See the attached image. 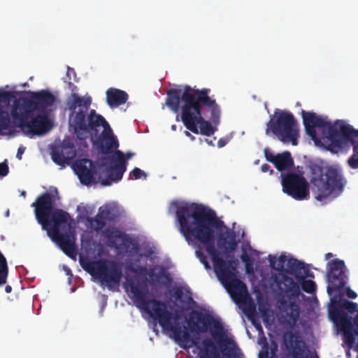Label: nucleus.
<instances>
[{
	"label": "nucleus",
	"mask_w": 358,
	"mask_h": 358,
	"mask_svg": "<svg viewBox=\"0 0 358 358\" xmlns=\"http://www.w3.org/2000/svg\"><path fill=\"white\" fill-rule=\"evenodd\" d=\"M164 277H165L166 279H169V280L170 279V278H169V273H164Z\"/></svg>",
	"instance_id": "5fc2aeb1"
},
{
	"label": "nucleus",
	"mask_w": 358,
	"mask_h": 358,
	"mask_svg": "<svg viewBox=\"0 0 358 358\" xmlns=\"http://www.w3.org/2000/svg\"><path fill=\"white\" fill-rule=\"evenodd\" d=\"M84 269L92 276L97 278L101 284H105L108 288L119 285L122 277L120 266L114 261L99 259L88 262Z\"/></svg>",
	"instance_id": "f8f14e48"
},
{
	"label": "nucleus",
	"mask_w": 358,
	"mask_h": 358,
	"mask_svg": "<svg viewBox=\"0 0 358 358\" xmlns=\"http://www.w3.org/2000/svg\"><path fill=\"white\" fill-rule=\"evenodd\" d=\"M284 339L287 347L292 349V358L303 357V355L306 344L298 334L289 332L285 335Z\"/></svg>",
	"instance_id": "412c9836"
},
{
	"label": "nucleus",
	"mask_w": 358,
	"mask_h": 358,
	"mask_svg": "<svg viewBox=\"0 0 358 358\" xmlns=\"http://www.w3.org/2000/svg\"><path fill=\"white\" fill-rule=\"evenodd\" d=\"M217 145L219 148H222L225 145V142L222 139H220L217 142Z\"/></svg>",
	"instance_id": "a18cd8bd"
},
{
	"label": "nucleus",
	"mask_w": 358,
	"mask_h": 358,
	"mask_svg": "<svg viewBox=\"0 0 358 358\" xmlns=\"http://www.w3.org/2000/svg\"><path fill=\"white\" fill-rule=\"evenodd\" d=\"M132 176L136 180L140 179L142 177H144L145 178L147 177L146 173L140 169L139 168L135 167L132 171L131 173Z\"/></svg>",
	"instance_id": "f704fd0d"
},
{
	"label": "nucleus",
	"mask_w": 358,
	"mask_h": 358,
	"mask_svg": "<svg viewBox=\"0 0 358 358\" xmlns=\"http://www.w3.org/2000/svg\"><path fill=\"white\" fill-rule=\"evenodd\" d=\"M284 274H289L294 276L296 282L302 280L307 277L313 278L314 275L309 268L302 262L294 258H289L287 263V268Z\"/></svg>",
	"instance_id": "aec40b11"
},
{
	"label": "nucleus",
	"mask_w": 358,
	"mask_h": 358,
	"mask_svg": "<svg viewBox=\"0 0 358 358\" xmlns=\"http://www.w3.org/2000/svg\"><path fill=\"white\" fill-rule=\"evenodd\" d=\"M256 327H257V329H262V327H261L260 324H257V325L256 326Z\"/></svg>",
	"instance_id": "4d7b16f0"
},
{
	"label": "nucleus",
	"mask_w": 358,
	"mask_h": 358,
	"mask_svg": "<svg viewBox=\"0 0 358 358\" xmlns=\"http://www.w3.org/2000/svg\"><path fill=\"white\" fill-rule=\"evenodd\" d=\"M115 155L117 157L111 159V162H114V164L106 167L103 173L99 174L98 180L103 186H109L113 182L120 181L127 170V163L124 153L117 150Z\"/></svg>",
	"instance_id": "f3484780"
},
{
	"label": "nucleus",
	"mask_w": 358,
	"mask_h": 358,
	"mask_svg": "<svg viewBox=\"0 0 358 358\" xmlns=\"http://www.w3.org/2000/svg\"><path fill=\"white\" fill-rule=\"evenodd\" d=\"M347 296L350 299H355L357 297V294L355 292L352 290L350 287L347 288V292H346Z\"/></svg>",
	"instance_id": "a19ab883"
},
{
	"label": "nucleus",
	"mask_w": 358,
	"mask_h": 358,
	"mask_svg": "<svg viewBox=\"0 0 358 358\" xmlns=\"http://www.w3.org/2000/svg\"><path fill=\"white\" fill-rule=\"evenodd\" d=\"M103 234L108 239L110 245L117 249L124 250L130 256L136 255L139 251L138 243L118 229L107 228L103 231Z\"/></svg>",
	"instance_id": "a211bd4d"
},
{
	"label": "nucleus",
	"mask_w": 358,
	"mask_h": 358,
	"mask_svg": "<svg viewBox=\"0 0 358 358\" xmlns=\"http://www.w3.org/2000/svg\"><path fill=\"white\" fill-rule=\"evenodd\" d=\"M20 108H12L11 115L18 127L27 135L42 136L48 133L52 127L47 114L39 113L34 116L33 113H22Z\"/></svg>",
	"instance_id": "9b49d317"
},
{
	"label": "nucleus",
	"mask_w": 358,
	"mask_h": 358,
	"mask_svg": "<svg viewBox=\"0 0 358 358\" xmlns=\"http://www.w3.org/2000/svg\"><path fill=\"white\" fill-rule=\"evenodd\" d=\"M282 192L299 201L309 198V185L306 179L301 174L289 172L281 174Z\"/></svg>",
	"instance_id": "2eb2a0df"
},
{
	"label": "nucleus",
	"mask_w": 358,
	"mask_h": 358,
	"mask_svg": "<svg viewBox=\"0 0 358 358\" xmlns=\"http://www.w3.org/2000/svg\"><path fill=\"white\" fill-rule=\"evenodd\" d=\"M329 317L337 328L343 333V341L350 348L355 344V336L358 332L353 326L352 318L348 313L353 314L357 311V303L334 296L331 299Z\"/></svg>",
	"instance_id": "0eeeda50"
},
{
	"label": "nucleus",
	"mask_w": 358,
	"mask_h": 358,
	"mask_svg": "<svg viewBox=\"0 0 358 358\" xmlns=\"http://www.w3.org/2000/svg\"><path fill=\"white\" fill-rule=\"evenodd\" d=\"M128 269L135 273H145L147 272V268L141 266H138L137 268L129 266Z\"/></svg>",
	"instance_id": "c9c22d12"
},
{
	"label": "nucleus",
	"mask_w": 358,
	"mask_h": 358,
	"mask_svg": "<svg viewBox=\"0 0 358 358\" xmlns=\"http://www.w3.org/2000/svg\"><path fill=\"white\" fill-rule=\"evenodd\" d=\"M210 88L196 89L185 85L166 92V105L175 113L180 110V120L187 129L194 134L213 135L220 122L221 110L216 100L210 96Z\"/></svg>",
	"instance_id": "f03ea898"
},
{
	"label": "nucleus",
	"mask_w": 358,
	"mask_h": 358,
	"mask_svg": "<svg viewBox=\"0 0 358 358\" xmlns=\"http://www.w3.org/2000/svg\"><path fill=\"white\" fill-rule=\"evenodd\" d=\"M333 257V254L331 253V252H328L325 255V259L326 260H328L330 258H331Z\"/></svg>",
	"instance_id": "09e8293b"
},
{
	"label": "nucleus",
	"mask_w": 358,
	"mask_h": 358,
	"mask_svg": "<svg viewBox=\"0 0 358 358\" xmlns=\"http://www.w3.org/2000/svg\"><path fill=\"white\" fill-rule=\"evenodd\" d=\"M341 137L345 141H352L358 138V129L353 128L352 125L345 124L341 127Z\"/></svg>",
	"instance_id": "a878e982"
},
{
	"label": "nucleus",
	"mask_w": 358,
	"mask_h": 358,
	"mask_svg": "<svg viewBox=\"0 0 358 358\" xmlns=\"http://www.w3.org/2000/svg\"><path fill=\"white\" fill-rule=\"evenodd\" d=\"M172 129H176V126H175V125H173V126H172Z\"/></svg>",
	"instance_id": "13d9d810"
},
{
	"label": "nucleus",
	"mask_w": 358,
	"mask_h": 358,
	"mask_svg": "<svg viewBox=\"0 0 358 358\" xmlns=\"http://www.w3.org/2000/svg\"><path fill=\"white\" fill-rule=\"evenodd\" d=\"M55 102V96L49 91L29 92L28 96L20 97L13 103V108H20L22 113L38 111L47 114L48 108Z\"/></svg>",
	"instance_id": "ddd939ff"
},
{
	"label": "nucleus",
	"mask_w": 358,
	"mask_h": 358,
	"mask_svg": "<svg viewBox=\"0 0 358 358\" xmlns=\"http://www.w3.org/2000/svg\"><path fill=\"white\" fill-rule=\"evenodd\" d=\"M8 173V166L6 162L0 163V176H6Z\"/></svg>",
	"instance_id": "e433bc0d"
},
{
	"label": "nucleus",
	"mask_w": 358,
	"mask_h": 358,
	"mask_svg": "<svg viewBox=\"0 0 358 358\" xmlns=\"http://www.w3.org/2000/svg\"><path fill=\"white\" fill-rule=\"evenodd\" d=\"M25 151V148L24 147H22V146H20L18 150H17V154H16V157L18 159H22V154Z\"/></svg>",
	"instance_id": "37998d69"
},
{
	"label": "nucleus",
	"mask_w": 358,
	"mask_h": 358,
	"mask_svg": "<svg viewBox=\"0 0 358 358\" xmlns=\"http://www.w3.org/2000/svg\"><path fill=\"white\" fill-rule=\"evenodd\" d=\"M293 164L294 162L290 152L286 151L276 155L273 164L278 171H282L289 169Z\"/></svg>",
	"instance_id": "5701e85b"
},
{
	"label": "nucleus",
	"mask_w": 358,
	"mask_h": 358,
	"mask_svg": "<svg viewBox=\"0 0 358 358\" xmlns=\"http://www.w3.org/2000/svg\"><path fill=\"white\" fill-rule=\"evenodd\" d=\"M106 94L107 104L111 108H117L120 105L124 104L129 99V96L126 92L113 87L108 89Z\"/></svg>",
	"instance_id": "4be33fe9"
},
{
	"label": "nucleus",
	"mask_w": 358,
	"mask_h": 358,
	"mask_svg": "<svg viewBox=\"0 0 358 358\" xmlns=\"http://www.w3.org/2000/svg\"><path fill=\"white\" fill-rule=\"evenodd\" d=\"M5 291L6 293H10L12 291V287L10 285H6L5 287Z\"/></svg>",
	"instance_id": "de8ad7c7"
},
{
	"label": "nucleus",
	"mask_w": 358,
	"mask_h": 358,
	"mask_svg": "<svg viewBox=\"0 0 358 358\" xmlns=\"http://www.w3.org/2000/svg\"><path fill=\"white\" fill-rule=\"evenodd\" d=\"M196 255L200 262L203 264L205 268L210 269V265L208 262L207 256L200 250L196 251Z\"/></svg>",
	"instance_id": "72a5a7b5"
},
{
	"label": "nucleus",
	"mask_w": 358,
	"mask_h": 358,
	"mask_svg": "<svg viewBox=\"0 0 358 358\" xmlns=\"http://www.w3.org/2000/svg\"><path fill=\"white\" fill-rule=\"evenodd\" d=\"M268 260L273 269L279 271V273H285L286 269L285 268V264L288 261L286 255H281L278 259L275 256L269 255Z\"/></svg>",
	"instance_id": "393cba45"
},
{
	"label": "nucleus",
	"mask_w": 358,
	"mask_h": 358,
	"mask_svg": "<svg viewBox=\"0 0 358 358\" xmlns=\"http://www.w3.org/2000/svg\"><path fill=\"white\" fill-rule=\"evenodd\" d=\"M38 222L51 239L65 255L76 259L77 248L73 234L70 233L73 220L70 214L62 209L54 208L52 194L45 192L39 195L31 204Z\"/></svg>",
	"instance_id": "20e7f679"
},
{
	"label": "nucleus",
	"mask_w": 358,
	"mask_h": 358,
	"mask_svg": "<svg viewBox=\"0 0 358 358\" xmlns=\"http://www.w3.org/2000/svg\"><path fill=\"white\" fill-rule=\"evenodd\" d=\"M307 358H311V357H307Z\"/></svg>",
	"instance_id": "680f3d73"
},
{
	"label": "nucleus",
	"mask_w": 358,
	"mask_h": 358,
	"mask_svg": "<svg viewBox=\"0 0 358 358\" xmlns=\"http://www.w3.org/2000/svg\"><path fill=\"white\" fill-rule=\"evenodd\" d=\"M51 157L52 161L57 165L65 166L66 164H69L59 148H55L52 150Z\"/></svg>",
	"instance_id": "c756f323"
},
{
	"label": "nucleus",
	"mask_w": 358,
	"mask_h": 358,
	"mask_svg": "<svg viewBox=\"0 0 358 358\" xmlns=\"http://www.w3.org/2000/svg\"><path fill=\"white\" fill-rule=\"evenodd\" d=\"M310 182L315 199L322 201L334 192L342 191L344 187L343 177L335 169H329L324 174L323 169L317 165L310 166Z\"/></svg>",
	"instance_id": "6e6552de"
},
{
	"label": "nucleus",
	"mask_w": 358,
	"mask_h": 358,
	"mask_svg": "<svg viewBox=\"0 0 358 358\" xmlns=\"http://www.w3.org/2000/svg\"><path fill=\"white\" fill-rule=\"evenodd\" d=\"M66 274L67 275H71V271L69 268H67V271H66Z\"/></svg>",
	"instance_id": "864d4df0"
},
{
	"label": "nucleus",
	"mask_w": 358,
	"mask_h": 358,
	"mask_svg": "<svg viewBox=\"0 0 358 358\" xmlns=\"http://www.w3.org/2000/svg\"><path fill=\"white\" fill-rule=\"evenodd\" d=\"M8 274L7 260L0 251V285L6 282Z\"/></svg>",
	"instance_id": "c85d7f7f"
},
{
	"label": "nucleus",
	"mask_w": 358,
	"mask_h": 358,
	"mask_svg": "<svg viewBox=\"0 0 358 358\" xmlns=\"http://www.w3.org/2000/svg\"><path fill=\"white\" fill-rule=\"evenodd\" d=\"M261 169H262V172H264V173H266L268 171H270L271 173H273V170H271V166L268 164H264L262 166Z\"/></svg>",
	"instance_id": "c03bdc74"
},
{
	"label": "nucleus",
	"mask_w": 358,
	"mask_h": 358,
	"mask_svg": "<svg viewBox=\"0 0 358 358\" xmlns=\"http://www.w3.org/2000/svg\"><path fill=\"white\" fill-rule=\"evenodd\" d=\"M127 282L136 306L150 315L154 320H157L164 329L171 331L176 342L181 343L184 348L185 345L189 343V346L197 344L196 340L199 338L193 339L186 327L171 322L173 313L166 310V304L164 301L148 299V289L146 286H143L138 279L131 277L127 278Z\"/></svg>",
	"instance_id": "39448f33"
},
{
	"label": "nucleus",
	"mask_w": 358,
	"mask_h": 358,
	"mask_svg": "<svg viewBox=\"0 0 358 358\" xmlns=\"http://www.w3.org/2000/svg\"><path fill=\"white\" fill-rule=\"evenodd\" d=\"M353 146V153L352 156L348 159V166L353 169H358V143L355 140L348 141Z\"/></svg>",
	"instance_id": "7c9ffc66"
},
{
	"label": "nucleus",
	"mask_w": 358,
	"mask_h": 358,
	"mask_svg": "<svg viewBox=\"0 0 358 358\" xmlns=\"http://www.w3.org/2000/svg\"><path fill=\"white\" fill-rule=\"evenodd\" d=\"M8 214H9V212H8V211H7V213H6V215L8 216Z\"/></svg>",
	"instance_id": "052dcab7"
},
{
	"label": "nucleus",
	"mask_w": 358,
	"mask_h": 358,
	"mask_svg": "<svg viewBox=\"0 0 358 358\" xmlns=\"http://www.w3.org/2000/svg\"><path fill=\"white\" fill-rule=\"evenodd\" d=\"M273 133L280 141L298 145L299 130L296 120L287 111H275L266 124V134Z\"/></svg>",
	"instance_id": "1a4fd4ad"
},
{
	"label": "nucleus",
	"mask_w": 358,
	"mask_h": 358,
	"mask_svg": "<svg viewBox=\"0 0 358 358\" xmlns=\"http://www.w3.org/2000/svg\"><path fill=\"white\" fill-rule=\"evenodd\" d=\"M245 271L247 273H252L254 271L253 268V261L252 260L251 262H248L245 264Z\"/></svg>",
	"instance_id": "ea45409f"
},
{
	"label": "nucleus",
	"mask_w": 358,
	"mask_h": 358,
	"mask_svg": "<svg viewBox=\"0 0 358 358\" xmlns=\"http://www.w3.org/2000/svg\"><path fill=\"white\" fill-rule=\"evenodd\" d=\"M10 97L8 92H3L0 94V101H7Z\"/></svg>",
	"instance_id": "58836bf2"
},
{
	"label": "nucleus",
	"mask_w": 358,
	"mask_h": 358,
	"mask_svg": "<svg viewBox=\"0 0 358 358\" xmlns=\"http://www.w3.org/2000/svg\"><path fill=\"white\" fill-rule=\"evenodd\" d=\"M87 220L91 225L92 228L97 232L103 229L106 224V222L102 216L100 215L99 212H98L94 217H88Z\"/></svg>",
	"instance_id": "bb28decb"
},
{
	"label": "nucleus",
	"mask_w": 358,
	"mask_h": 358,
	"mask_svg": "<svg viewBox=\"0 0 358 358\" xmlns=\"http://www.w3.org/2000/svg\"><path fill=\"white\" fill-rule=\"evenodd\" d=\"M317 358H318V357H317Z\"/></svg>",
	"instance_id": "e2e57ef3"
},
{
	"label": "nucleus",
	"mask_w": 358,
	"mask_h": 358,
	"mask_svg": "<svg viewBox=\"0 0 358 358\" xmlns=\"http://www.w3.org/2000/svg\"><path fill=\"white\" fill-rule=\"evenodd\" d=\"M59 149L62 153H64V155L69 164H70L71 161L75 158L76 155V151L74 145L71 143H64L62 146L59 148Z\"/></svg>",
	"instance_id": "cd10ccee"
},
{
	"label": "nucleus",
	"mask_w": 358,
	"mask_h": 358,
	"mask_svg": "<svg viewBox=\"0 0 358 358\" xmlns=\"http://www.w3.org/2000/svg\"><path fill=\"white\" fill-rule=\"evenodd\" d=\"M173 319H174L175 320H178V319H179V315H178V314H176V315L173 317Z\"/></svg>",
	"instance_id": "6e6d98bb"
},
{
	"label": "nucleus",
	"mask_w": 358,
	"mask_h": 358,
	"mask_svg": "<svg viewBox=\"0 0 358 358\" xmlns=\"http://www.w3.org/2000/svg\"><path fill=\"white\" fill-rule=\"evenodd\" d=\"M99 212L100 213V215L102 216L106 222H114L117 217V215L114 210L108 206L105 208H100Z\"/></svg>",
	"instance_id": "2f4dec72"
},
{
	"label": "nucleus",
	"mask_w": 358,
	"mask_h": 358,
	"mask_svg": "<svg viewBox=\"0 0 358 358\" xmlns=\"http://www.w3.org/2000/svg\"><path fill=\"white\" fill-rule=\"evenodd\" d=\"M273 279L280 292L290 299L300 295V285L302 290L308 294H313L316 292L317 285L312 280L303 278L302 280L295 282L292 278L284 273H276L273 275Z\"/></svg>",
	"instance_id": "4468645a"
},
{
	"label": "nucleus",
	"mask_w": 358,
	"mask_h": 358,
	"mask_svg": "<svg viewBox=\"0 0 358 358\" xmlns=\"http://www.w3.org/2000/svg\"><path fill=\"white\" fill-rule=\"evenodd\" d=\"M71 73H73V74H74V75L76 74V72H75V71H74V69H71V68H70V67H68L67 76H70Z\"/></svg>",
	"instance_id": "49530a36"
},
{
	"label": "nucleus",
	"mask_w": 358,
	"mask_h": 358,
	"mask_svg": "<svg viewBox=\"0 0 358 358\" xmlns=\"http://www.w3.org/2000/svg\"><path fill=\"white\" fill-rule=\"evenodd\" d=\"M354 323H355L356 325H358V310H357V315L355 316V319H354Z\"/></svg>",
	"instance_id": "603ef678"
},
{
	"label": "nucleus",
	"mask_w": 358,
	"mask_h": 358,
	"mask_svg": "<svg viewBox=\"0 0 358 358\" xmlns=\"http://www.w3.org/2000/svg\"><path fill=\"white\" fill-rule=\"evenodd\" d=\"M264 155L267 161L274 164L276 155H274L273 154L270 152L267 148L264 150Z\"/></svg>",
	"instance_id": "4c0bfd02"
},
{
	"label": "nucleus",
	"mask_w": 358,
	"mask_h": 358,
	"mask_svg": "<svg viewBox=\"0 0 358 358\" xmlns=\"http://www.w3.org/2000/svg\"><path fill=\"white\" fill-rule=\"evenodd\" d=\"M92 98L90 96H80L73 93L68 100L67 107L71 111L69 125L80 139H85L88 135L98 137L96 143L101 153L108 154L113 148L119 145L113 131L103 116L90 109Z\"/></svg>",
	"instance_id": "7ed1b4c3"
},
{
	"label": "nucleus",
	"mask_w": 358,
	"mask_h": 358,
	"mask_svg": "<svg viewBox=\"0 0 358 358\" xmlns=\"http://www.w3.org/2000/svg\"><path fill=\"white\" fill-rule=\"evenodd\" d=\"M301 115L306 132L314 141L318 140L315 130L317 127L321 128L330 141L336 142L341 136L342 126H345V122L343 120H338L331 124L325 118L317 115L313 112H306L302 110Z\"/></svg>",
	"instance_id": "9d476101"
},
{
	"label": "nucleus",
	"mask_w": 358,
	"mask_h": 358,
	"mask_svg": "<svg viewBox=\"0 0 358 358\" xmlns=\"http://www.w3.org/2000/svg\"><path fill=\"white\" fill-rule=\"evenodd\" d=\"M193 324L197 331L201 333L210 332L220 345L223 355L227 358H236V342L226 336L222 324L210 314L203 313L198 310H192L189 314V324ZM203 348L200 350L199 358H221L215 343L209 338L202 342Z\"/></svg>",
	"instance_id": "423d86ee"
},
{
	"label": "nucleus",
	"mask_w": 358,
	"mask_h": 358,
	"mask_svg": "<svg viewBox=\"0 0 358 358\" xmlns=\"http://www.w3.org/2000/svg\"><path fill=\"white\" fill-rule=\"evenodd\" d=\"M173 296L176 300L179 301L182 303L186 305H192L195 303V301L192 296V292L189 289H185L184 292L182 287H176L173 289Z\"/></svg>",
	"instance_id": "b1692460"
},
{
	"label": "nucleus",
	"mask_w": 358,
	"mask_h": 358,
	"mask_svg": "<svg viewBox=\"0 0 358 358\" xmlns=\"http://www.w3.org/2000/svg\"><path fill=\"white\" fill-rule=\"evenodd\" d=\"M346 266L343 260L335 259L327 264V292L329 295L341 291L347 282Z\"/></svg>",
	"instance_id": "dca6fc26"
},
{
	"label": "nucleus",
	"mask_w": 358,
	"mask_h": 358,
	"mask_svg": "<svg viewBox=\"0 0 358 358\" xmlns=\"http://www.w3.org/2000/svg\"><path fill=\"white\" fill-rule=\"evenodd\" d=\"M187 136L190 137L192 139H194V137L187 131H185Z\"/></svg>",
	"instance_id": "3c124183"
},
{
	"label": "nucleus",
	"mask_w": 358,
	"mask_h": 358,
	"mask_svg": "<svg viewBox=\"0 0 358 358\" xmlns=\"http://www.w3.org/2000/svg\"><path fill=\"white\" fill-rule=\"evenodd\" d=\"M134 155V153L127 152L126 155L127 159H131Z\"/></svg>",
	"instance_id": "8fccbe9b"
},
{
	"label": "nucleus",
	"mask_w": 358,
	"mask_h": 358,
	"mask_svg": "<svg viewBox=\"0 0 358 358\" xmlns=\"http://www.w3.org/2000/svg\"><path fill=\"white\" fill-rule=\"evenodd\" d=\"M73 166L81 183L90 185L93 182L94 176L96 174V165L92 160L79 159L73 164Z\"/></svg>",
	"instance_id": "6ab92c4d"
},
{
	"label": "nucleus",
	"mask_w": 358,
	"mask_h": 358,
	"mask_svg": "<svg viewBox=\"0 0 358 358\" xmlns=\"http://www.w3.org/2000/svg\"><path fill=\"white\" fill-rule=\"evenodd\" d=\"M241 259L245 263V264L248 262H251V261L252 260V258L249 257L245 252H243L241 254Z\"/></svg>",
	"instance_id": "79ce46f5"
},
{
	"label": "nucleus",
	"mask_w": 358,
	"mask_h": 358,
	"mask_svg": "<svg viewBox=\"0 0 358 358\" xmlns=\"http://www.w3.org/2000/svg\"><path fill=\"white\" fill-rule=\"evenodd\" d=\"M179 230L185 239L189 243L195 240L202 244L210 257L214 270L220 280L233 291H246L245 284L236 278L233 266L234 261H225L215 245V229L217 234V246L224 249L227 257H230L238 246L236 236L233 230L217 219L215 213L206 209L201 204L191 203L178 206L176 212Z\"/></svg>",
	"instance_id": "f257e3e1"
},
{
	"label": "nucleus",
	"mask_w": 358,
	"mask_h": 358,
	"mask_svg": "<svg viewBox=\"0 0 358 358\" xmlns=\"http://www.w3.org/2000/svg\"><path fill=\"white\" fill-rule=\"evenodd\" d=\"M25 194H26V193H25V192H22V195H24H24H25Z\"/></svg>",
	"instance_id": "bf43d9fd"
},
{
	"label": "nucleus",
	"mask_w": 358,
	"mask_h": 358,
	"mask_svg": "<svg viewBox=\"0 0 358 358\" xmlns=\"http://www.w3.org/2000/svg\"><path fill=\"white\" fill-rule=\"evenodd\" d=\"M10 123L8 113L2 109H0V133L8 129Z\"/></svg>",
	"instance_id": "473e14b6"
}]
</instances>
